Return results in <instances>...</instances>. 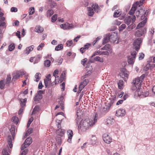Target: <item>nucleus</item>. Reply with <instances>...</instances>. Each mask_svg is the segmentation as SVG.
<instances>
[{
  "instance_id": "79ce46f5",
  "label": "nucleus",
  "mask_w": 155,
  "mask_h": 155,
  "mask_svg": "<svg viewBox=\"0 0 155 155\" xmlns=\"http://www.w3.org/2000/svg\"><path fill=\"white\" fill-rule=\"evenodd\" d=\"M11 77L10 75L7 76V77L6 79V85H9V84L10 83L11 80Z\"/></svg>"
},
{
  "instance_id": "1a4fd4ad",
  "label": "nucleus",
  "mask_w": 155,
  "mask_h": 155,
  "mask_svg": "<svg viewBox=\"0 0 155 155\" xmlns=\"http://www.w3.org/2000/svg\"><path fill=\"white\" fill-rule=\"evenodd\" d=\"M138 3V2H136L135 4L133 5L131 8L129 12V14L132 15L134 13L135 11L136 10L137 7V5Z\"/></svg>"
},
{
  "instance_id": "473e14b6",
  "label": "nucleus",
  "mask_w": 155,
  "mask_h": 155,
  "mask_svg": "<svg viewBox=\"0 0 155 155\" xmlns=\"http://www.w3.org/2000/svg\"><path fill=\"white\" fill-rule=\"evenodd\" d=\"M110 108L107 105L104 107L102 110V112L104 113H106L109 111Z\"/></svg>"
},
{
  "instance_id": "5701e85b",
  "label": "nucleus",
  "mask_w": 155,
  "mask_h": 155,
  "mask_svg": "<svg viewBox=\"0 0 155 155\" xmlns=\"http://www.w3.org/2000/svg\"><path fill=\"white\" fill-rule=\"evenodd\" d=\"M88 11V15L90 16H92L94 14V12L93 9L91 7L87 8Z\"/></svg>"
},
{
  "instance_id": "338daca9",
  "label": "nucleus",
  "mask_w": 155,
  "mask_h": 155,
  "mask_svg": "<svg viewBox=\"0 0 155 155\" xmlns=\"http://www.w3.org/2000/svg\"><path fill=\"white\" fill-rule=\"evenodd\" d=\"M44 46V44L42 43H41L37 47V50L38 51L41 50V48L43 47Z\"/></svg>"
},
{
  "instance_id": "a18cd8bd",
  "label": "nucleus",
  "mask_w": 155,
  "mask_h": 155,
  "mask_svg": "<svg viewBox=\"0 0 155 155\" xmlns=\"http://www.w3.org/2000/svg\"><path fill=\"white\" fill-rule=\"evenodd\" d=\"M3 15L4 13L0 12V22H3L5 20V18L2 16Z\"/></svg>"
},
{
  "instance_id": "4c0bfd02",
  "label": "nucleus",
  "mask_w": 155,
  "mask_h": 155,
  "mask_svg": "<svg viewBox=\"0 0 155 155\" xmlns=\"http://www.w3.org/2000/svg\"><path fill=\"white\" fill-rule=\"evenodd\" d=\"M94 60L96 61H99L101 62H103L104 60L103 58H101L99 56H96L94 58Z\"/></svg>"
},
{
  "instance_id": "423d86ee",
  "label": "nucleus",
  "mask_w": 155,
  "mask_h": 155,
  "mask_svg": "<svg viewBox=\"0 0 155 155\" xmlns=\"http://www.w3.org/2000/svg\"><path fill=\"white\" fill-rule=\"evenodd\" d=\"M146 32V28H139V29L137 30L135 33V35L136 36L140 37L143 35Z\"/></svg>"
},
{
  "instance_id": "c756f323",
  "label": "nucleus",
  "mask_w": 155,
  "mask_h": 155,
  "mask_svg": "<svg viewBox=\"0 0 155 155\" xmlns=\"http://www.w3.org/2000/svg\"><path fill=\"white\" fill-rule=\"evenodd\" d=\"M54 13L53 11L51 9H48L46 15L48 17H50Z\"/></svg>"
},
{
  "instance_id": "774afa93",
  "label": "nucleus",
  "mask_w": 155,
  "mask_h": 155,
  "mask_svg": "<svg viewBox=\"0 0 155 155\" xmlns=\"http://www.w3.org/2000/svg\"><path fill=\"white\" fill-rule=\"evenodd\" d=\"M138 87H139V85H137L133 84V85L131 87V89L132 90H135L138 88Z\"/></svg>"
},
{
  "instance_id": "f3484780",
  "label": "nucleus",
  "mask_w": 155,
  "mask_h": 155,
  "mask_svg": "<svg viewBox=\"0 0 155 155\" xmlns=\"http://www.w3.org/2000/svg\"><path fill=\"white\" fill-rule=\"evenodd\" d=\"M139 87L140 84L139 85V87H138V88L135 92V94H137L139 97L142 98V95H143L142 94L143 92L142 91V90L140 89Z\"/></svg>"
},
{
  "instance_id": "9b49d317",
  "label": "nucleus",
  "mask_w": 155,
  "mask_h": 155,
  "mask_svg": "<svg viewBox=\"0 0 155 155\" xmlns=\"http://www.w3.org/2000/svg\"><path fill=\"white\" fill-rule=\"evenodd\" d=\"M110 33L107 34L104 36L103 40V44L104 45L106 43L110 41Z\"/></svg>"
},
{
  "instance_id": "864d4df0",
  "label": "nucleus",
  "mask_w": 155,
  "mask_h": 155,
  "mask_svg": "<svg viewBox=\"0 0 155 155\" xmlns=\"http://www.w3.org/2000/svg\"><path fill=\"white\" fill-rule=\"evenodd\" d=\"M29 15H30L33 14L35 12L34 8L33 7L30 8L29 9Z\"/></svg>"
},
{
  "instance_id": "0eeeda50",
  "label": "nucleus",
  "mask_w": 155,
  "mask_h": 155,
  "mask_svg": "<svg viewBox=\"0 0 155 155\" xmlns=\"http://www.w3.org/2000/svg\"><path fill=\"white\" fill-rule=\"evenodd\" d=\"M102 138L104 141L106 143L109 144L112 141V138L107 133L104 134L103 135Z\"/></svg>"
},
{
  "instance_id": "dca6fc26",
  "label": "nucleus",
  "mask_w": 155,
  "mask_h": 155,
  "mask_svg": "<svg viewBox=\"0 0 155 155\" xmlns=\"http://www.w3.org/2000/svg\"><path fill=\"white\" fill-rule=\"evenodd\" d=\"M115 100V97H112L109 99V101L107 105L110 108L112 106Z\"/></svg>"
},
{
  "instance_id": "393cba45",
  "label": "nucleus",
  "mask_w": 155,
  "mask_h": 155,
  "mask_svg": "<svg viewBox=\"0 0 155 155\" xmlns=\"http://www.w3.org/2000/svg\"><path fill=\"white\" fill-rule=\"evenodd\" d=\"M92 7L96 12H98L99 11H100V8L97 4L95 3L94 5H93Z\"/></svg>"
},
{
  "instance_id": "5fc2aeb1",
  "label": "nucleus",
  "mask_w": 155,
  "mask_h": 155,
  "mask_svg": "<svg viewBox=\"0 0 155 155\" xmlns=\"http://www.w3.org/2000/svg\"><path fill=\"white\" fill-rule=\"evenodd\" d=\"M33 120V118L32 117H31L29 119L27 124V127L28 128L29 127L30 124H31V123Z\"/></svg>"
},
{
  "instance_id": "f257e3e1",
  "label": "nucleus",
  "mask_w": 155,
  "mask_h": 155,
  "mask_svg": "<svg viewBox=\"0 0 155 155\" xmlns=\"http://www.w3.org/2000/svg\"><path fill=\"white\" fill-rule=\"evenodd\" d=\"M96 115L94 120H90L86 119L84 120H81L78 126V130L84 132L88 129L90 127L93 126L97 122V119L96 118Z\"/></svg>"
},
{
  "instance_id": "603ef678",
  "label": "nucleus",
  "mask_w": 155,
  "mask_h": 155,
  "mask_svg": "<svg viewBox=\"0 0 155 155\" xmlns=\"http://www.w3.org/2000/svg\"><path fill=\"white\" fill-rule=\"evenodd\" d=\"M54 79L55 80V82H54V85H56L57 83H58L59 81V76H54Z\"/></svg>"
},
{
  "instance_id": "a19ab883",
  "label": "nucleus",
  "mask_w": 155,
  "mask_h": 155,
  "mask_svg": "<svg viewBox=\"0 0 155 155\" xmlns=\"http://www.w3.org/2000/svg\"><path fill=\"white\" fill-rule=\"evenodd\" d=\"M13 121L16 124H17L18 123V119L17 117L14 116L12 117V119Z\"/></svg>"
},
{
  "instance_id": "7ed1b4c3",
  "label": "nucleus",
  "mask_w": 155,
  "mask_h": 155,
  "mask_svg": "<svg viewBox=\"0 0 155 155\" xmlns=\"http://www.w3.org/2000/svg\"><path fill=\"white\" fill-rule=\"evenodd\" d=\"M53 79V78H51V75L50 74L48 75L46 77V78L44 79V82L46 87H47L48 86L54 85V81L51 82V80Z\"/></svg>"
},
{
  "instance_id": "412c9836",
  "label": "nucleus",
  "mask_w": 155,
  "mask_h": 155,
  "mask_svg": "<svg viewBox=\"0 0 155 155\" xmlns=\"http://www.w3.org/2000/svg\"><path fill=\"white\" fill-rule=\"evenodd\" d=\"M110 41L111 42H114L116 41V36H114V33H110Z\"/></svg>"
},
{
  "instance_id": "9d476101",
  "label": "nucleus",
  "mask_w": 155,
  "mask_h": 155,
  "mask_svg": "<svg viewBox=\"0 0 155 155\" xmlns=\"http://www.w3.org/2000/svg\"><path fill=\"white\" fill-rule=\"evenodd\" d=\"M67 134L68 136V139L67 141L69 143H71L73 135V131L71 130H69L67 131Z\"/></svg>"
},
{
  "instance_id": "c03bdc74",
  "label": "nucleus",
  "mask_w": 155,
  "mask_h": 155,
  "mask_svg": "<svg viewBox=\"0 0 155 155\" xmlns=\"http://www.w3.org/2000/svg\"><path fill=\"white\" fill-rule=\"evenodd\" d=\"M101 55V51H97L94 52L92 54V55L91 56V58H93V57L95 56L96 55Z\"/></svg>"
},
{
  "instance_id": "58836bf2",
  "label": "nucleus",
  "mask_w": 155,
  "mask_h": 155,
  "mask_svg": "<svg viewBox=\"0 0 155 155\" xmlns=\"http://www.w3.org/2000/svg\"><path fill=\"white\" fill-rule=\"evenodd\" d=\"M51 64V61L48 60H46L44 61V65L46 67H48L50 66Z\"/></svg>"
},
{
  "instance_id": "2eb2a0df",
  "label": "nucleus",
  "mask_w": 155,
  "mask_h": 155,
  "mask_svg": "<svg viewBox=\"0 0 155 155\" xmlns=\"http://www.w3.org/2000/svg\"><path fill=\"white\" fill-rule=\"evenodd\" d=\"M88 82V79H85L83 82L81 83L79 87L83 89L84 87L86 86Z\"/></svg>"
},
{
  "instance_id": "e2e57ef3",
  "label": "nucleus",
  "mask_w": 155,
  "mask_h": 155,
  "mask_svg": "<svg viewBox=\"0 0 155 155\" xmlns=\"http://www.w3.org/2000/svg\"><path fill=\"white\" fill-rule=\"evenodd\" d=\"M16 73L19 77L22 76L25 74L24 72L23 71H18Z\"/></svg>"
},
{
  "instance_id": "cd10ccee",
  "label": "nucleus",
  "mask_w": 155,
  "mask_h": 155,
  "mask_svg": "<svg viewBox=\"0 0 155 155\" xmlns=\"http://www.w3.org/2000/svg\"><path fill=\"white\" fill-rule=\"evenodd\" d=\"M42 98V95H40L37 94L34 98V100L35 101H38L41 100Z\"/></svg>"
},
{
  "instance_id": "bf43d9fd",
  "label": "nucleus",
  "mask_w": 155,
  "mask_h": 155,
  "mask_svg": "<svg viewBox=\"0 0 155 155\" xmlns=\"http://www.w3.org/2000/svg\"><path fill=\"white\" fill-rule=\"evenodd\" d=\"M139 60L143 59L144 56V54L142 53H140L138 55Z\"/></svg>"
},
{
  "instance_id": "2f4dec72",
  "label": "nucleus",
  "mask_w": 155,
  "mask_h": 155,
  "mask_svg": "<svg viewBox=\"0 0 155 155\" xmlns=\"http://www.w3.org/2000/svg\"><path fill=\"white\" fill-rule=\"evenodd\" d=\"M40 110V107H39L36 106L34 108L32 112V113L31 114L32 115L33 114H35V113H37Z\"/></svg>"
},
{
  "instance_id": "6e6552de",
  "label": "nucleus",
  "mask_w": 155,
  "mask_h": 155,
  "mask_svg": "<svg viewBox=\"0 0 155 155\" xmlns=\"http://www.w3.org/2000/svg\"><path fill=\"white\" fill-rule=\"evenodd\" d=\"M125 114V110L123 109H119L117 110L116 113V115L117 117H123Z\"/></svg>"
},
{
  "instance_id": "bb28decb",
  "label": "nucleus",
  "mask_w": 155,
  "mask_h": 155,
  "mask_svg": "<svg viewBox=\"0 0 155 155\" xmlns=\"http://www.w3.org/2000/svg\"><path fill=\"white\" fill-rule=\"evenodd\" d=\"M121 14V11L120 10L115 11L114 13L113 16L114 17H117Z\"/></svg>"
},
{
  "instance_id": "69168bd1",
  "label": "nucleus",
  "mask_w": 155,
  "mask_h": 155,
  "mask_svg": "<svg viewBox=\"0 0 155 155\" xmlns=\"http://www.w3.org/2000/svg\"><path fill=\"white\" fill-rule=\"evenodd\" d=\"M126 27V25L125 24H122L119 28V31H121L124 29Z\"/></svg>"
},
{
  "instance_id": "37998d69",
  "label": "nucleus",
  "mask_w": 155,
  "mask_h": 155,
  "mask_svg": "<svg viewBox=\"0 0 155 155\" xmlns=\"http://www.w3.org/2000/svg\"><path fill=\"white\" fill-rule=\"evenodd\" d=\"M5 85V81L4 80H1L0 81V88L1 89H4Z\"/></svg>"
},
{
  "instance_id": "6e6d98bb",
  "label": "nucleus",
  "mask_w": 155,
  "mask_h": 155,
  "mask_svg": "<svg viewBox=\"0 0 155 155\" xmlns=\"http://www.w3.org/2000/svg\"><path fill=\"white\" fill-rule=\"evenodd\" d=\"M143 95H142V98H145L148 97L149 95V93L148 91H146L145 92H143Z\"/></svg>"
},
{
  "instance_id": "ea45409f",
  "label": "nucleus",
  "mask_w": 155,
  "mask_h": 155,
  "mask_svg": "<svg viewBox=\"0 0 155 155\" xmlns=\"http://www.w3.org/2000/svg\"><path fill=\"white\" fill-rule=\"evenodd\" d=\"M111 48L110 45L109 44H107L101 48L102 50H108L110 49Z\"/></svg>"
},
{
  "instance_id": "c9c22d12",
  "label": "nucleus",
  "mask_w": 155,
  "mask_h": 155,
  "mask_svg": "<svg viewBox=\"0 0 155 155\" xmlns=\"http://www.w3.org/2000/svg\"><path fill=\"white\" fill-rule=\"evenodd\" d=\"M41 74L39 73H36L35 75V78H36L35 80L36 82H38L41 78Z\"/></svg>"
},
{
  "instance_id": "a878e982",
  "label": "nucleus",
  "mask_w": 155,
  "mask_h": 155,
  "mask_svg": "<svg viewBox=\"0 0 155 155\" xmlns=\"http://www.w3.org/2000/svg\"><path fill=\"white\" fill-rule=\"evenodd\" d=\"M135 58L132 56H129L128 58V62L130 64H133L134 63Z\"/></svg>"
},
{
  "instance_id": "6ab92c4d",
  "label": "nucleus",
  "mask_w": 155,
  "mask_h": 155,
  "mask_svg": "<svg viewBox=\"0 0 155 155\" xmlns=\"http://www.w3.org/2000/svg\"><path fill=\"white\" fill-rule=\"evenodd\" d=\"M34 47L33 45H32L30 47L27 48L26 49L25 54H29L30 52L33 50Z\"/></svg>"
},
{
  "instance_id": "49530a36",
  "label": "nucleus",
  "mask_w": 155,
  "mask_h": 155,
  "mask_svg": "<svg viewBox=\"0 0 155 155\" xmlns=\"http://www.w3.org/2000/svg\"><path fill=\"white\" fill-rule=\"evenodd\" d=\"M73 25L72 24L66 23V29H70L73 28Z\"/></svg>"
},
{
  "instance_id": "680f3d73",
  "label": "nucleus",
  "mask_w": 155,
  "mask_h": 155,
  "mask_svg": "<svg viewBox=\"0 0 155 155\" xmlns=\"http://www.w3.org/2000/svg\"><path fill=\"white\" fill-rule=\"evenodd\" d=\"M66 72L65 71H63L62 73L61 74L60 76V78L61 81H63L64 79V76H65Z\"/></svg>"
},
{
  "instance_id": "b1692460",
  "label": "nucleus",
  "mask_w": 155,
  "mask_h": 155,
  "mask_svg": "<svg viewBox=\"0 0 155 155\" xmlns=\"http://www.w3.org/2000/svg\"><path fill=\"white\" fill-rule=\"evenodd\" d=\"M124 22L127 25H129L131 22V17L130 16H128L126 18L124 19Z\"/></svg>"
},
{
  "instance_id": "4468645a",
  "label": "nucleus",
  "mask_w": 155,
  "mask_h": 155,
  "mask_svg": "<svg viewBox=\"0 0 155 155\" xmlns=\"http://www.w3.org/2000/svg\"><path fill=\"white\" fill-rule=\"evenodd\" d=\"M56 133L58 136L62 137H63L64 135V130L63 129L59 128L56 131Z\"/></svg>"
},
{
  "instance_id": "20e7f679",
  "label": "nucleus",
  "mask_w": 155,
  "mask_h": 155,
  "mask_svg": "<svg viewBox=\"0 0 155 155\" xmlns=\"http://www.w3.org/2000/svg\"><path fill=\"white\" fill-rule=\"evenodd\" d=\"M142 40L141 38H139L135 40L133 44L134 48L137 51L138 50L140 46V44Z\"/></svg>"
},
{
  "instance_id": "de8ad7c7",
  "label": "nucleus",
  "mask_w": 155,
  "mask_h": 155,
  "mask_svg": "<svg viewBox=\"0 0 155 155\" xmlns=\"http://www.w3.org/2000/svg\"><path fill=\"white\" fill-rule=\"evenodd\" d=\"M15 48V45L14 44H11L8 47V50L9 51H12Z\"/></svg>"
},
{
  "instance_id": "a211bd4d",
  "label": "nucleus",
  "mask_w": 155,
  "mask_h": 155,
  "mask_svg": "<svg viewBox=\"0 0 155 155\" xmlns=\"http://www.w3.org/2000/svg\"><path fill=\"white\" fill-rule=\"evenodd\" d=\"M146 21L145 20H144L141 22L139 23L138 25H137V27L136 28L137 29L139 28H143V27L145 25L146 23Z\"/></svg>"
},
{
  "instance_id": "8fccbe9b",
  "label": "nucleus",
  "mask_w": 155,
  "mask_h": 155,
  "mask_svg": "<svg viewBox=\"0 0 155 155\" xmlns=\"http://www.w3.org/2000/svg\"><path fill=\"white\" fill-rule=\"evenodd\" d=\"M58 148L56 146L54 147V148L53 150L54 151L48 155H56V152Z\"/></svg>"
},
{
  "instance_id": "09e8293b",
  "label": "nucleus",
  "mask_w": 155,
  "mask_h": 155,
  "mask_svg": "<svg viewBox=\"0 0 155 155\" xmlns=\"http://www.w3.org/2000/svg\"><path fill=\"white\" fill-rule=\"evenodd\" d=\"M57 15L56 14H54L51 17V21L52 22H54L57 20Z\"/></svg>"
},
{
  "instance_id": "13d9d810",
  "label": "nucleus",
  "mask_w": 155,
  "mask_h": 155,
  "mask_svg": "<svg viewBox=\"0 0 155 155\" xmlns=\"http://www.w3.org/2000/svg\"><path fill=\"white\" fill-rule=\"evenodd\" d=\"M58 70H55L53 73V76L51 77V78H53V79H54L55 78L54 76H57V75H56V74H58Z\"/></svg>"
},
{
  "instance_id": "c85d7f7f",
  "label": "nucleus",
  "mask_w": 155,
  "mask_h": 155,
  "mask_svg": "<svg viewBox=\"0 0 155 155\" xmlns=\"http://www.w3.org/2000/svg\"><path fill=\"white\" fill-rule=\"evenodd\" d=\"M140 78H136L135 80L133 81L132 83L133 84H135L137 85H139V83L140 82Z\"/></svg>"
},
{
  "instance_id": "3c124183",
  "label": "nucleus",
  "mask_w": 155,
  "mask_h": 155,
  "mask_svg": "<svg viewBox=\"0 0 155 155\" xmlns=\"http://www.w3.org/2000/svg\"><path fill=\"white\" fill-rule=\"evenodd\" d=\"M32 128H30L27 131L26 134H25V136H28V135H29L31 133H32Z\"/></svg>"
},
{
  "instance_id": "ddd939ff",
  "label": "nucleus",
  "mask_w": 155,
  "mask_h": 155,
  "mask_svg": "<svg viewBox=\"0 0 155 155\" xmlns=\"http://www.w3.org/2000/svg\"><path fill=\"white\" fill-rule=\"evenodd\" d=\"M34 31L38 33H41L43 31L44 29L42 27L39 25H37L35 27Z\"/></svg>"
},
{
  "instance_id": "7c9ffc66",
  "label": "nucleus",
  "mask_w": 155,
  "mask_h": 155,
  "mask_svg": "<svg viewBox=\"0 0 155 155\" xmlns=\"http://www.w3.org/2000/svg\"><path fill=\"white\" fill-rule=\"evenodd\" d=\"M124 84V81L123 80H120L118 83V87L119 89H122Z\"/></svg>"
},
{
  "instance_id": "39448f33",
  "label": "nucleus",
  "mask_w": 155,
  "mask_h": 155,
  "mask_svg": "<svg viewBox=\"0 0 155 155\" xmlns=\"http://www.w3.org/2000/svg\"><path fill=\"white\" fill-rule=\"evenodd\" d=\"M31 138L28 137L25 140L24 143L22 145L21 149L22 150H24L25 148L28 147L31 143Z\"/></svg>"
},
{
  "instance_id": "f03ea898",
  "label": "nucleus",
  "mask_w": 155,
  "mask_h": 155,
  "mask_svg": "<svg viewBox=\"0 0 155 155\" xmlns=\"http://www.w3.org/2000/svg\"><path fill=\"white\" fill-rule=\"evenodd\" d=\"M10 131L12 135V139L11 135H8V137L7 142L9 147L11 149L12 147V140H14L15 137V128L14 127H12L10 129Z\"/></svg>"
},
{
  "instance_id": "f8f14e48",
  "label": "nucleus",
  "mask_w": 155,
  "mask_h": 155,
  "mask_svg": "<svg viewBox=\"0 0 155 155\" xmlns=\"http://www.w3.org/2000/svg\"><path fill=\"white\" fill-rule=\"evenodd\" d=\"M11 151V150L9 148L8 146L6 148L3 149L2 152V155H9L8 153H10Z\"/></svg>"
},
{
  "instance_id": "72a5a7b5",
  "label": "nucleus",
  "mask_w": 155,
  "mask_h": 155,
  "mask_svg": "<svg viewBox=\"0 0 155 155\" xmlns=\"http://www.w3.org/2000/svg\"><path fill=\"white\" fill-rule=\"evenodd\" d=\"M136 26L135 23H132L131 25H129L127 28V30L128 31H130L133 28H134Z\"/></svg>"
},
{
  "instance_id": "e433bc0d",
  "label": "nucleus",
  "mask_w": 155,
  "mask_h": 155,
  "mask_svg": "<svg viewBox=\"0 0 155 155\" xmlns=\"http://www.w3.org/2000/svg\"><path fill=\"white\" fill-rule=\"evenodd\" d=\"M20 104L21 106V107H23L25 105V103L26 101V99H21L20 100Z\"/></svg>"
},
{
  "instance_id": "4d7b16f0",
  "label": "nucleus",
  "mask_w": 155,
  "mask_h": 155,
  "mask_svg": "<svg viewBox=\"0 0 155 155\" xmlns=\"http://www.w3.org/2000/svg\"><path fill=\"white\" fill-rule=\"evenodd\" d=\"M56 140L58 144H61V141L60 137L57 136L56 137Z\"/></svg>"
},
{
  "instance_id": "052dcab7",
  "label": "nucleus",
  "mask_w": 155,
  "mask_h": 155,
  "mask_svg": "<svg viewBox=\"0 0 155 155\" xmlns=\"http://www.w3.org/2000/svg\"><path fill=\"white\" fill-rule=\"evenodd\" d=\"M136 52L134 51H132L131 52L130 54L131 55L129 56H132V57H134V58H135V57L136 55Z\"/></svg>"
},
{
  "instance_id": "4be33fe9",
  "label": "nucleus",
  "mask_w": 155,
  "mask_h": 155,
  "mask_svg": "<svg viewBox=\"0 0 155 155\" xmlns=\"http://www.w3.org/2000/svg\"><path fill=\"white\" fill-rule=\"evenodd\" d=\"M114 122V118L112 117H109L107 120L106 123L107 124L109 125L112 124Z\"/></svg>"
},
{
  "instance_id": "aec40b11",
  "label": "nucleus",
  "mask_w": 155,
  "mask_h": 155,
  "mask_svg": "<svg viewBox=\"0 0 155 155\" xmlns=\"http://www.w3.org/2000/svg\"><path fill=\"white\" fill-rule=\"evenodd\" d=\"M92 139L91 140V143L94 146H96L97 145L96 144V140H97V138L95 137V135H92Z\"/></svg>"
},
{
  "instance_id": "0e129e2a",
  "label": "nucleus",
  "mask_w": 155,
  "mask_h": 155,
  "mask_svg": "<svg viewBox=\"0 0 155 155\" xmlns=\"http://www.w3.org/2000/svg\"><path fill=\"white\" fill-rule=\"evenodd\" d=\"M109 53L107 51H101V55H104L107 56L109 55Z\"/></svg>"
},
{
  "instance_id": "f704fd0d",
  "label": "nucleus",
  "mask_w": 155,
  "mask_h": 155,
  "mask_svg": "<svg viewBox=\"0 0 155 155\" xmlns=\"http://www.w3.org/2000/svg\"><path fill=\"white\" fill-rule=\"evenodd\" d=\"M63 46L62 44H59L55 48V50L56 51H59L63 48Z\"/></svg>"
}]
</instances>
